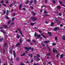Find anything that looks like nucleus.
<instances>
[{
  "label": "nucleus",
  "instance_id": "9d476101",
  "mask_svg": "<svg viewBox=\"0 0 65 65\" xmlns=\"http://www.w3.org/2000/svg\"><path fill=\"white\" fill-rule=\"evenodd\" d=\"M4 46L5 47L7 46V43L6 42L4 44Z\"/></svg>",
  "mask_w": 65,
  "mask_h": 65
},
{
  "label": "nucleus",
  "instance_id": "a19ab883",
  "mask_svg": "<svg viewBox=\"0 0 65 65\" xmlns=\"http://www.w3.org/2000/svg\"><path fill=\"white\" fill-rule=\"evenodd\" d=\"M14 19H15L14 18H12V22H13L14 21Z\"/></svg>",
  "mask_w": 65,
  "mask_h": 65
},
{
  "label": "nucleus",
  "instance_id": "cd10ccee",
  "mask_svg": "<svg viewBox=\"0 0 65 65\" xmlns=\"http://www.w3.org/2000/svg\"><path fill=\"white\" fill-rule=\"evenodd\" d=\"M32 13L33 14V15H36V14H35V13L34 11H32Z\"/></svg>",
  "mask_w": 65,
  "mask_h": 65
},
{
  "label": "nucleus",
  "instance_id": "49530a36",
  "mask_svg": "<svg viewBox=\"0 0 65 65\" xmlns=\"http://www.w3.org/2000/svg\"><path fill=\"white\" fill-rule=\"evenodd\" d=\"M44 13H48V12L46 11H44Z\"/></svg>",
  "mask_w": 65,
  "mask_h": 65
},
{
  "label": "nucleus",
  "instance_id": "0eeeda50",
  "mask_svg": "<svg viewBox=\"0 0 65 65\" xmlns=\"http://www.w3.org/2000/svg\"><path fill=\"white\" fill-rule=\"evenodd\" d=\"M0 31L1 32H2L3 33L4 35V34H6V32H5L4 31V30H3L2 29H1Z\"/></svg>",
  "mask_w": 65,
  "mask_h": 65
},
{
  "label": "nucleus",
  "instance_id": "4be33fe9",
  "mask_svg": "<svg viewBox=\"0 0 65 65\" xmlns=\"http://www.w3.org/2000/svg\"><path fill=\"white\" fill-rule=\"evenodd\" d=\"M57 9H60L61 8V7L60 6H58L57 7Z\"/></svg>",
  "mask_w": 65,
  "mask_h": 65
},
{
  "label": "nucleus",
  "instance_id": "09e8293b",
  "mask_svg": "<svg viewBox=\"0 0 65 65\" xmlns=\"http://www.w3.org/2000/svg\"><path fill=\"white\" fill-rule=\"evenodd\" d=\"M59 3H60V4H63V3H62V2H59Z\"/></svg>",
  "mask_w": 65,
  "mask_h": 65
},
{
  "label": "nucleus",
  "instance_id": "a878e982",
  "mask_svg": "<svg viewBox=\"0 0 65 65\" xmlns=\"http://www.w3.org/2000/svg\"><path fill=\"white\" fill-rule=\"evenodd\" d=\"M29 1L27 0V1L26 3H25L26 4H27L28 3H29Z\"/></svg>",
  "mask_w": 65,
  "mask_h": 65
},
{
  "label": "nucleus",
  "instance_id": "f3484780",
  "mask_svg": "<svg viewBox=\"0 0 65 65\" xmlns=\"http://www.w3.org/2000/svg\"><path fill=\"white\" fill-rule=\"evenodd\" d=\"M24 47L25 50H26L28 51H29V48L28 47Z\"/></svg>",
  "mask_w": 65,
  "mask_h": 65
},
{
  "label": "nucleus",
  "instance_id": "c85d7f7f",
  "mask_svg": "<svg viewBox=\"0 0 65 65\" xmlns=\"http://www.w3.org/2000/svg\"><path fill=\"white\" fill-rule=\"evenodd\" d=\"M25 53H24L23 54H21L20 56H21V57H22V56H25Z\"/></svg>",
  "mask_w": 65,
  "mask_h": 65
},
{
  "label": "nucleus",
  "instance_id": "de8ad7c7",
  "mask_svg": "<svg viewBox=\"0 0 65 65\" xmlns=\"http://www.w3.org/2000/svg\"><path fill=\"white\" fill-rule=\"evenodd\" d=\"M3 13L4 14H5V13H6V11H4Z\"/></svg>",
  "mask_w": 65,
  "mask_h": 65
},
{
  "label": "nucleus",
  "instance_id": "2eb2a0df",
  "mask_svg": "<svg viewBox=\"0 0 65 65\" xmlns=\"http://www.w3.org/2000/svg\"><path fill=\"white\" fill-rule=\"evenodd\" d=\"M18 30L19 31V32H20V33H21V35H22V36H23V35L22 34V32H21V30H20V29H18Z\"/></svg>",
  "mask_w": 65,
  "mask_h": 65
},
{
  "label": "nucleus",
  "instance_id": "864d4df0",
  "mask_svg": "<svg viewBox=\"0 0 65 65\" xmlns=\"http://www.w3.org/2000/svg\"><path fill=\"white\" fill-rule=\"evenodd\" d=\"M56 57L57 58H59V54H57L56 55Z\"/></svg>",
  "mask_w": 65,
  "mask_h": 65
},
{
  "label": "nucleus",
  "instance_id": "aec40b11",
  "mask_svg": "<svg viewBox=\"0 0 65 65\" xmlns=\"http://www.w3.org/2000/svg\"><path fill=\"white\" fill-rule=\"evenodd\" d=\"M62 39H63V40H65V36H63V37H62Z\"/></svg>",
  "mask_w": 65,
  "mask_h": 65
},
{
  "label": "nucleus",
  "instance_id": "052dcab7",
  "mask_svg": "<svg viewBox=\"0 0 65 65\" xmlns=\"http://www.w3.org/2000/svg\"><path fill=\"white\" fill-rule=\"evenodd\" d=\"M38 31H39V33H41V30H39Z\"/></svg>",
  "mask_w": 65,
  "mask_h": 65
},
{
  "label": "nucleus",
  "instance_id": "680f3d73",
  "mask_svg": "<svg viewBox=\"0 0 65 65\" xmlns=\"http://www.w3.org/2000/svg\"><path fill=\"white\" fill-rule=\"evenodd\" d=\"M23 10H26V9H25V8H23Z\"/></svg>",
  "mask_w": 65,
  "mask_h": 65
},
{
  "label": "nucleus",
  "instance_id": "603ef678",
  "mask_svg": "<svg viewBox=\"0 0 65 65\" xmlns=\"http://www.w3.org/2000/svg\"><path fill=\"white\" fill-rule=\"evenodd\" d=\"M59 15L60 16H61V15H62V14H61V13H59Z\"/></svg>",
  "mask_w": 65,
  "mask_h": 65
},
{
  "label": "nucleus",
  "instance_id": "4d7b16f0",
  "mask_svg": "<svg viewBox=\"0 0 65 65\" xmlns=\"http://www.w3.org/2000/svg\"><path fill=\"white\" fill-rule=\"evenodd\" d=\"M32 48H31V47H30L29 48V50H31V49Z\"/></svg>",
  "mask_w": 65,
  "mask_h": 65
},
{
  "label": "nucleus",
  "instance_id": "ddd939ff",
  "mask_svg": "<svg viewBox=\"0 0 65 65\" xmlns=\"http://www.w3.org/2000/svg\"><path fill=\"white\" fill-rule=\"evenodd\" d=\"M22 4L21 5L20 4L19 5V10H21V7H22Z\"/></svg>",
  "mask_w": 65,
  "mask_h": 65
},
{
  "label": "nucleus",
  "instance_id": "20e7f679",
  "mask_svg": "<svg viewBox=\"0 0 65 65\" xmlns=\"http://www.w3.org/2000/svg\"><path fill=\"white\" fill-rule=\"evenodd\" d=\"M21 45V44L19 43H17V44L15 45L16 47H19V46H20Z\"/></svg>",
  "mask_w": 65,
  "mask_h": 65
},
{
  "label": "nucleus",
  "instance_id": "9b49d317",
  "mask_svg": "<svg viewBox=\"0 0 65 65\" xmlns=\"http://www.w3.org/2000/svg\"><path fill=\"white\" fill-rule=\"evenodd\" d=\"M13 54L14 55V58L16 57V55H15V52L14 51H13Z\"/></svg>",
  "mask_w": 65,
  "mask_h": 65
},
{
  "label": "nucleus",
  "instance_id": "c756f323",
  "mask_svg": "<svg viewBox=\"0 0 65 65\" xmlns=\"http://www.w3.org/2000/svg\"><path fill=\"white\" fill-rule=\"evenodd\" d=\"M53 2V3L54 4H56V2H55V1L54 0H52Z\"/></svg>",
  "mask_w": 65,
  "mask_h": 65
},
{
  "label": "nucleus",
  "instance_id": "412c9836",
  "mask_svg": "<svg viewBox=\"0 0 65 65\" xmlns=\"http://www.w3.org/2000/svg\"><path fill=\"white\" fill-rule=\"evenodd\" d=\"M16 37H17V38H18V39H19V38H20V35H19L18 34L17 35V36H16Z\"/></svg>",
  "mask_w": 65,
  "mask_h": 65
},
{
  "label": "nucleus",
  "instance_id": "a18cd8bd",
  "mask_svg": "<svg viewBox=\"0 0 65 65\" xmlns=\"http://www.w3.org/2000/svg\"><path fill=\"white\" fill-rule=\"evenodd\" d=\"M55 21H57V22L58 23L60 22V21L58 20H55Z\"/></svg>",
  "mask_w": 65,
  "mask_h": 65
},
{
  "label": "nucleus",
  "instance_id": "69168bd1",
  "mask_svg": "<svg viewBox=\"0 0 65 65\" xmlns=\"http://www.w3.org/2000/svg\"><path fill=\"white\" fill-rule=\"evenodd\" d=\"M55 40H57V38L56 37L55 38Z\"/></svg>",
  "mask_w": 65,
  "mask_h": 65
},
{
  "label": "nucleus",
  "instance_id": "13d9d810",
  "mask_svg": "<svg viewBox=\"0 0 65 65\" xmlns=\"http://www.w3.org/2000/svg\"><path fill=\"white\" fill-rule=\"evenodd\" d=\"M21 65H24V64L22 63V62H21V64H20Z\"/></svg>",
  "mask_w": 65,
  "mask_h": 65
},
{
  "label": "nucleus",
  "instance_id": "7ed1b4c3",
  "mask_svg": "<svg viewBox=\"0 0 65 65\" xmlns=\"http://www.w3.org/2000/svg\"><path fill=\"white\" fill-rule=\"evenodd\" d=\"M35 60L36 61H39L40 60V59L39 58L36 57L35 58Z\"/></svg>",
  "mask_w": 65,
  "mask_h": 65
},
{
  "label": "nucleus",
  "instance_id": "5fc2aeb1",
  "mask_svg": "<svg viewBox=\"0 0 65 65\" xmlns=\"http://www.w3.org/2000/svg\"><path fill=\"white\" fill-rule=\"evenodd\" d=\"M3 6H6V5H5V4H3Z\"/></svg>",
  "mask_w": 65,
  "mask_h": 65
},
{
  "label": "nucleus",
  "instance_id": "4468645a",
  "mask_svg": "<svg viewBox=\"0 0 65 65\" xmlns=\"http://www.w3.org/2000/svg\"><path fill=\"white\" fill-rule=\"evenodd\" d=\"M36 22H35L34 23H32L31 22V26H33L34 25V24H36Z\"/></svg>",
  "mask_w": 65,
  "mask_h": 65
},
{
  "label": "nucleus",
  "instance_id": "f8f14e48",
  "mask_svg": "<svg viewBox=\"0 0 65 65\" xmlns=\"http://www.w3.org/2000/svg\"><path fill=\"white\" fill-rule=\"evenodd\" d=\"M48 42H50V41H45L44 42V43H46V44L47 43H48Z\"/></svg>",
  "mask_w": 65,
  "mask_h": 65
},
{
  "label": "nucleus",
  "instance_id": "473e14b6",
  "mask_svg": "<svg viewBox=\"0 0 65 65\" xmlns=\"http://www.w3.org/2000/svg\"><path fill=\"white\" fill-rule=\"evenodd\" d=\"M10 52L11 54H12V50L11 49L10 50Z\"/></svg>",
  "mask_w": 65,
  "mask_h": 65
},
{
  "label": "nucleus",
  "instance_id": "58836bf2",
  "mask_svg": "<svg viewBox=\"0 0 65 65\" xmlns=\"http://www.w3.org/2000/svg\"><path fill=\"white\" fill-rule=\"evenodd\" d=\"M32 41H33V42H34L35 43H36V41H35V40H32Z\"/></svg>",
  "mask_w": 65,
  "mask_h": 65
},
{
  "label": "nucleus",
  "instance_id": "a211bd4d",
  "mask_svg": "<svg viewBox=\"0 0 65 65\" xmlns=\"http://www.w3.org/2000/svg\"><path fill=\"white\" fill-rule=\"evenodd\" d=\"M3 26L4 27H5V28H7V29H8V27H7V25H3Z\"/></svg>",
  "mask_w": 65,
  "mask_h": 65
},
{
  "label": "nucleus",
  "instance_id": "bb28decb",
  "mask_svg": "<svg viewBox=\"0 0 65 65\" xmlns=\"http://www.w3.org/2000/svg\"><path fill=\"white\" fill-rule=\"evenodd\" d=\"M37 0H34V3L35 4H36V3L37 2Z\"/></svg>",
  "mask_w": 65,
  "mask_h": 65
},
{
  "label": "nucleus",
  "instance_id": "72a5a7b5",
  "mask_svg": "<svg viewBox=\"0 0 65 65\" xmlns=\"http://www.w3.org/2000/svg\"><path fill=\"white\" fill-rule=\"evenodd\" d=\"M52 45H53V46H54V45H56V44L54 43H52Z\"/></svg>",
  "mask_w": 65,
  "mask_h": 65
},
{
  "label": "nucleus",
  "instance_id": "774afa93",
  "mask_svg": "<svg viewBox=\"0 0 65 65\" xmlns=\"http://www.w3.org/2000/svg\"><path fill=\"white\" fill-rule=\"evenodd\" d=\"M25 53H26V54H28V52H27L26 51H25Z\"/></svg>",
  "mask_w": 65,
  "mask_h": 65
},
{
  "label": "nucleus",
  "instance_id": "2f4dec72",
  "mask_svg": "<svg viewBox=\"0 0 65 65\" xmlns=\"http://www.w3.org/2000/svg\"><path fill=\"white\" fill-rule=\"evenodd\" d=\"M54 24V23L52 22L51 23V26H53V25Z\"/></svg>",
  "mask_w": 65,
  "mask_h": 65
},
{
  "label": "nucleus",
  "instance_id": "8fccbe9b",
  "mask_svg": "<svg viewBox=\"0 0 65 65\" xmlns=\"http://www.w3.org/2000/svg\"><path fill=\"white\" fill-rule=\"evenodd\" d=\"M34 51V48H32L31 49V51Z\"/></svg>",
  "mask_w": 65,
  "mask_h": 65
},
{
  "label": "nucleus",
  "instance_id": "ea45409f",
  "mask_svg": "<svg viewBox=\"0 0 65 65\" xmlns=\"http://www.w3.org/2000/svg\"><path fill=\"white\" fill-rule=\"evenodd\" d=\"M32 41H33V42H34L35 43H36V41H35V40H32Z\"/></svg>",
  "mask_w": 65,
  "mask_h": 65
},
{
  "label": "nucleus",
  "instance_id": "37998d69",
  "mask_svg": "<svg viewBox=\"0 0 65 65\" xmlns=\"http://www.w3.org/2000/svg\"><path fill=\"white\" fill-rule=\"evenodd\" d=\"M33 65H38V63H34V64Z\"/></svg>",
  "mask_w": 65,
  "mask_h": 65
},
{
  "label": "nucleus",
  "instance_id": "f704fd0d",
  "mask_svg": "<svg viewBox=\"0 0 65 65\" xmlns=\"http://www.w3.org/2000/svg\"><path fill=\"white\" fill-rule=\"evenodd\" d=\"M3 38H2L0 39V41H3Z\"/></svg>",
  "mask_w": 65,
  "mask_h": 65
},
{
  "label": "nucleus",
  "instance_id": "79ce46f5",
  "mask_svg": "<svg viewBox=\"0 0 65 65\" xmlns=\"http://www.w3.org/2000/svg\"><path fill=\"white\" fill-rule=\"evenodd\" d=\"M47 56H50V55H51V53H48L47 54Z\"/></svg>",
  "mask_w": 65,
  "mask_h": 65
},
{
  "label": "nucleus",
  "instance_id": "3c124183",
  "mask_svg": "<svg viewBox=\"0 0 65 65\" xmlns=\"http://www.w3.org/2000/svg\"><path fill=\"white\" fill-rule=\"evenodd\" d=\"M47 0H45V3H47Z\"/></svg>",
  "mask_w": 65,
  "mask_h": 65
},
{
  "label": "nucleus",
  "instance_id": "6e6552de",
  "mask_svg": "<svg viewBox=\"0 0 65 65\" xmlns=\"http://www.w3.org/2000/svg\"><path fill=\"white\" fill-rule=\"evenodd\" d=\"M53 53H55L56 52V54L57 53V50L56 49H53Z\"/></svg>",
  "mask_w": 65,
  "mask_h": 65
},
{
  "label": "nucleus",
  "instance_id": "39448f33",
  "mask_svg": "<svg viewBox=\"0 0 65 65\" xmlns=\"http://www.w3.org/2000/svg\"><path fill=\"white\" fill-rule=\"evenodd\" d=\"M60 30V29H59V27H56L54 29V31H56V30Z\"/></svg>",
  "mask_w": 65,
  "mask_h": 65
},
{
  "label": "nucleus",
  "instance_id": "7c9ffc66",
  "mask_svg": "<svg viewBox=\"0 0 65 65\" xmlns=\"http://www.w3.org/2000/svg\"><path fill=\"white\" fill-rule=\"evenodd\" d=\"M26 41H27V42H30V41H31V40L29 39H27L26 40Z\"/></svg>",
  "mask_w": 65,
  "mask_h": 65
},
{
  "label": "nucleus",
  "instance_id": "dca6fc26",
  "mask_svg": "<svg viewBox=\"0 0 65 65\" xmlns=\"http://www.w3.org/2000/svg\"><path fill=\"white\" fill-rule=\"evenodd\" d=\"M29 56L31 58H32L33 57V54H31L29 55Z\"/></svg>",
  "mask_w": 65,
  "mask_h": 65
},
{
  "label": "nucleus",
  "instance_id": "6e6d98bb",
  "mask_svg": "<svg viewBox=\"0 0 65 65\" xmlns=\"http://www.w3.org/2000/svg\"><path fill=\"white\" fill-rule=\"evenodd\" d=\"M5 50H4L3 51V54H4V53H5Z\"/></svg>",
  "mask_w": 65,
  "mask_h": 65
},
{
  "label": "nucleus",
  "instance_id": "c03bdc74",
  "mask_svg": "<svg viewBox=\"0 0 65 65\" xmlns=\"http://www.w3.org/2000/svg\"><path fill=\"white\" fill-rule=\"evenodd\" d=\"M16 60L17 61H18L19 60V58H16Z\"/></svg>",
  "mask_w": 65,
  "mask_h": 65
},
{
  "label": "nucleus",
  "instance_id": "338daca9",
  "mask_svg": "<svg viewBox=\"0 0 65 65\" xmlns=\"http://www.w3.org/2000/svg\"><path fill=\"white\" fill-rule=\"evenodd\" d=\"M6 3L7 4V3H8V1H7L6 2Z\"/></svg>",
  "mask_w": 65,
  "mask_h": 65
},
{
  "label": "nucleus",
  "instance_id": "b1692460",
  "mask_svg": "<svg viewBox=\"0 0 65 65\" xmlns=\"http://www.w3.org/2000/svg\"><path fill=\"white\" fill-rule=\"evenodd\" d=\"M29 8H31V10H33L34 8H33V7H32V6H30L29 7Z\"/></svg>",
  "mask_w": 65,
  "mask_h": 65
},
{
  "label": "nucleus",
  "instance_id": "393cba45",
  "mask_svg": "<svg viewBox=\"0 0 65 65\" xmlns=\"http://www.w3.org/2000/svg\"><path fill=\"white\" fill-rule=\"evenodd\" d=\"M48 34H49L50 36H52V35H51L52 34V33H51V32H48Z\"/></svg>",
  "mask_w": 65,
  "mask_h": 65
},
{
  "label": "nucleus",
  "instance_id": "1a4fd4ad",
  "mask_svg": "<svg viewBox=\"0 0 65 65\" xmlns=\"http://www.w3.org/2000/svg\"><path fill=\"white\" fill-rule=\"evenodd\" d=\"M23 40L22 39V38H20L19 41L20 43L22 44V42Z\"/></svg>",
  "mask_w": 65,
  "mask_h": 65
},
{
  "label": "nucleus",
  "instance_id": "c9c22d12",
  "mask_svg": "<svg viewBox=\"0 0 65 65\" xmlns=\"http://www.w3.org/2000/svg\"><path fill=\"white\" fill-rule=\"evenodd\" d=\"M41 45L43 46H44L45 45L43 43H41Z\"/></svg>",
  "mask_w": 65,
  "mask_h": 65
},
{
  "label": "nucleus",
  "instance_id": "e433bc0d",
  "mask_svg": "<svg viewBox=\"0 0 65 65\" xmlns=\"http://www.w3.org/2000/svg\"><path fill=\"white\" fill-rule=\"evenodd\" d=\"M45 17H48V16H49V15H48V14H45Z\"/></svg>",
  "mask_w": 65,
  "mask_h": 65
},
{
  "label": "nucleus",
  "instance_id": "0e129e2a",
  "mask_svg": "<svg viewBox=\"0 0 65 65\" xmlns=\"http://www.w3.org/2000/svg\"><path fill=\"white\" fill-rule=\"evenodd\" d=\"M60 26L61 27L63 26V24H60Z\"/></svg>",
  "mask_w": 65,
  "mask_h": 65
},
{
  "label": "nucleus",
  "instance_id": "bf43d9fd",
  "mask_svg": "<svg viewBox=\"0 0 65 65\" xmlns=\"http://www.w3.org/2000/svg\"><path fill=\"white\" fill-rule=\"evenodd\" d=\"M45 23L46 24H48V22H47V21H46L45 22Z\"/></svg>",
  "mask_w": 65,
  "mask_h": 65
},
{
  "label": "nucleus",
  "instance_id": "4c0bfd02",
  "mask_svg": "<svg viewBox=\"0 0 65 65\" xmlns=\"http://www.w3.org/2000/svg\"><path fill=\"white\" fill-rule=\"evenodd\" d=\"M63 56V55L61 54L60 56V58H62Z\"/></svg>",
  "mask_w": 65,
  "mask_h": 65
},
{
  "label": "nucleus",
  "instance_id": "5701e85b",
  "mask_svg": "<svg viewBox=\"0 0 65 65\" xmlns=\"http://www.w3.org/2000/svg\"><path fill=\"white\" fill-rule=\"evenodd\" d=\"M4 2V1L3 0H2L1 1V3H2V4H3Z\"/></svg>",
  "mask_w": 65,
  "mask_h": 65
},
{
  "label": "nucleus",
  "instance_id": "e2e57ef3",
  "mask_svg": "<svg viewBox=\"0 0 65 65\" xmlns=\"http://www.w3.org/2000/svg\"><path fill=\"white\" fill-rule=\"evenodd\" d=\"M12 5H13V4H11V5H10V7H11L12 6Z\"/></svg>",
  "mask_w": 65,
  "mask_h": 65
},
{
  "label": "nucleus",
  "instance_id": "6ab92c4d",
  "mask_svg": "<svg viewBox=\"0 0 65 65\" xmlns=\"http://www.w3.org/2000/svg\"><path fill=\"white\" fill-rule=\"evenodd\" d=\"M10 23H11V21H8L7 24L8 25H10Z\"/></svg>",
  "mask_w": 65,
  "mask_h": 65
},
{
  "label": "nucleus",
  "instance_id": "423d86ee",
  "mask_svg": "<svg viewBox=\"0 0 65 65\" xmlns=\"http://www.w3.org/2000/svg\"><path fill=\"white\" fill-rule=\"evenodd\" d=\"M37 19V18L35 17H34L32 18V20L33 21H36Z\"/></svg>",
  "mask_w": 65,
  "mask_h": 65
},
{
  "label": "nucleus",
  "instance_id": "f257e3e1",
  "mask_svg": "<svg viewBox=\"0 0 65 65\" xmlns=\"http://www.w3.org/2000/svg\"><path fill=\"white\" fill-rule=\"evenodd\" d=\"M34 36H35V37H36H36H37L38 39H39V37H40V36H43V37H44V38H46V37H44V36L43 35H38V34H37V33H35V34Z\"/></svg>",
  "mask_w": 65,
  "mask_h": 65
},
{
  "label": "nucleus",
  "instance_id": "f03ea898",
  "mask_svg": "<svg viewBox=\"0 0 65 65\" xmlns=\"http://www.w3.org/2000/svg\"><path fill=\"white\" fill-rule=\"evenodd\" d=\"M8 13H9V11L7 10L6 12V14L7 15V16L6 17V18L7 20H9L10 19V18L8 17Z\"/></svg>",
  "mask_w": 65,
  "mask_h": 65
}]
</instances>
